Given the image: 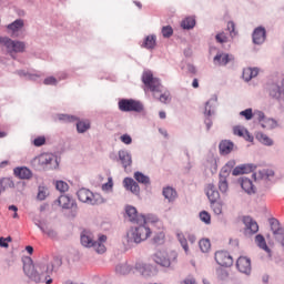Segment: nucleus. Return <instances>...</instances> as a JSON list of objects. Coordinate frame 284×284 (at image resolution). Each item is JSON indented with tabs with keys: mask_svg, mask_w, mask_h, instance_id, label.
Masks as SVG:
<instances>
[{
	"mask_svg": "<svg viewBox=\"0 0 284 284\" xmlns=\"http://www.w3.org/2000/svg\"><path fill=\"white\" fill-rule=\"evenodd\" d=\"M215 261L221 267H232L234 265V258H232L227 251L215 252Z\"/></svg>",
	"mask_w": 284,
	"mask_h": 284,
	"instance_id": "0eeeda50",
	"label": "nucleus"
},
{
	"mask_svg": "<svg viewBox=\"0 0 284 284\" xmlns=\"http://www.w3.org/2000/svg\"><path fill=\"white\" fill-rule=\"evenodd\" d=\"M234 165H236V161L231 160V161H229V162L226 163L225 169H226V170H232V168H234Z\"/></svg>",
	"mask_w": 284,
	"mask_h": 284,
	"instance_id": "69168bd1",
	"label": "nucleus"
},
{
	"mask_svg": "<svg viewBox=\"0 0 284 284\" xmlns=\"http://www.w3.org/2000/svg\"><path fill=\"white\" fill-rule=\"evenodd\" d=\"M211 207L214 212V214H223V203L222 202H211Z\"/></svg>",
	"mask_w": 284,
	"mask_h": 284,
	"instance_id": "79ce46f5",
	"label": "nucleus"
},
{
	"mask_svg": "<svg viewBox=\"0 0 284 284\" xmlns=\"http://www.w3.org/2000/svg\"><path fill=\"white\" fill-rule=\"evenodd\" d=\"M206 196L210 201V203H216L219 199L221 197V194L216 190V186L214 184H207L206 186Z\"/></svg>",
	"mask_w": 284,
	"mask_h": 284,
	"instance_id": "ddd939ff",
	"label": "nucleus"
},
{
	"mask_svg": "<svg viewBox=\"0 0 284 284\" xmlns=\"http://www.w3.org/2000/svg\"><path fill=\"white\" fill-rule=\"evenodd\" d=\"M33 145H36V148H41V145H45V138L40 136L34 139Z\"/></svg>",
	"mask_w": 284,
	"mask_h": 284,
	"instance_id": "bf43d9fd",
	"label": "nucleus"
},
{
	"mask_svg": "<svg viewBox=\"0 0 284 284\" xmlns=\"http://www.w3.org/2000/svg\"><path fill=\"white\" fill-rule=\"evenodd\" d=\"M0 247H8V242H6V237H0Z\"/></svg>",
	"mask_w": 284,
	"mask_h": 284,
	"instance_id": "774afa93",
	"label": "nucleus"
},
{
	"mask_svg": "<svg viewBox=\"0 0 284 284\" xmlns=\"http://www.w3.org/2000/svg\"><path fill=\"white\" fill-rule=\"evenodd\" d=\"M114 187V182H112V178L108 179V182L102 185L103 192H110Z\"/></svg>",
	"mask_w": 284,
	"mask_h": 284,
	"instance_id": "864d4df0",
	"label": "nucleus"
},
{
	"mask_svg": "<svg viewBox=\"0 0 284 284\" xmlns=\"http://www.w3.org/2000/svg\"><path fill=\"white\" fill-rule=\"evenodd\" d=\"M58 203L63 210H72L74 207V200L68 195H61L58 199Z\"/></svg>",
	"mask_w": 284,
	"mask_h": 284,
	"instance_id": "a211bd4d",
	"label": "nucleus"
},
{
	"mask_svg": "<svg viewBox=\"0 0 284 284\" xmlns=\"http://www.w3.org/2000/svg\"><path fill=\"white\" fill-rule=\"evenodd\" d=\"M43 83H44V85H57V83H59V81L54 77H48L44 79Z\"/></svg>",
	"mask_w": 284,
	"mask_h": 284,
	"instance_id": "6e6d98bb",
	"label": "nucleus"
},
{
	"mask_svg": "<svg viewBox=\"0 0 284 284\" xmlns=\"http://www.w3.org/2000/svg\"><path fill=\"white\" fill-rule=\"evenodd\" d=\"M54 267H61V258L54 257L53 261L47 266L40 265V273L34 270V264L30 260L28 263H24L23 272L28 277L31 278V281H34V283L51 284L52 278L50 277V275L52 274V272H54Z\"/></svg>",
	"mask_w": 284,
	"mask_h": 284,
	"instance_id": "f257e3e1",
	"label": "nucleus"
},
{
	"mask_svg": "<svg viewBox=\"0 0 284 284\" xmlns=\"http://www.w3.org/2000/svg\"><path fill=\"white\" fill-rule=\"evenodd\" d=\"M256 170L254 164H242L233 170V176H241V174H250Z\"/></svg>",
	"mask_w": 284,
	"mask_h": 284,
	"instance_id": "f8f14e48",
	"label": "nucleus"
},
{
	"mask_svg": "<svg viewBox=\"0 0 284 284\" xmlns=\"http://www.w3.org/2000/svg\"><path fill=\"white\" fill-rule=\"evenodd\" d=\"M77 194L81 203H88V205H97L99 203V195H94V193L88 189H80Z\"/></svg>",
	"mask_w": 284,
	"mask_h": 284,
	"instance_id": "423d86ee",
	"label": "nucleus"
},
{
	"mask_svg": "<svg viewBox=\"0 0 284 284\" xmlns=\"http://www.w3.org/2000/svg\"><path fill=\"white\" fill-rule=\"evenodd\" d=\"M81 243L84 247H92L94 245V240H92V233L83 231L81 234Z\"/></svg>",
	"mask_w": 284,
	"mask_h": 284,
	"instance_id": "a878e982",
	"label": "nucleus"
},
{
	"mask_svg": "<svg viewBox=\"0 0 284 284\" xmlns=\"http://www.w3.org/2000/svg\"><path fill=\"white\" fill-rule=\"evenodd\" d=\"M163 196L168 199V201L172 202L176 200L179 194L176 193V190H174L172 186H166L163 189Z\"/></svg>",
	"mask_w": 284,
	"mask_h": 284,
	"instance_id": "c85d7f7f",
	"label": "nucleus"
},
{
	"mask_svg": "<svg viewBox=\"0 0 284 284\" xmlns=\"http://www.w3.org/2000/svg\"><path fill=\"white\" fill-rule=\"evenodd\" d=\"M34 162L38 163L40 168H45V165H50V163H52V155L48 153L40 154L36 158Z\"/></svg>",
	"mask_w": 284,
	"mask_h": 284,
	"instance_id": "4be33fe9",
	"label": "nucleus"
},
{
	"mask_svg": "<svg viewBox=\"0 0 284 284\" xmlns=\"http://www.w3.org/2000/svg\"><path fill=\"white\" fill-rule=\"evenodd\" d=\"M0 45H3L7 49V52L11 54V57L13 54L26 52V42L23 41H14L10 38L0 37Z\"/></svg>",
	"mask_w": 284,
	"mask_h": 284,
	"instance_id": "20e7f679",
	"label": "nucleus"
},
{
	"mask_svg": "<svg viewBox=\"0 0 284 284\" xmlns=\"http://www.w3.org/2000/svg\"><path fill=\"white\" fill-rule=\"evenodd\" d=\"M120 141L125 145H130L132 143V136H130L129 134H123L122 136H120Z\"/></svg>",
	"mask_w": 284,
	"mask_h": 284,
	"instance_id": "13d9d810",
	"label": "nucleus"
},
{
	"mask_svg": "<svg viewBox=\"0 0 284 284\" xmlns=\"http://www.w3.org/2000/svg\"><path fill=\"white\" fill-rule=\"evenodd\" d=\"M9 210L11 212H14L13 215H12V219H19V214L17 213V212H19V209L16 205H10Z\"/></svg>",
	"mask_w": 284,
	"mask_h": 284,
	"instance_id": "e2e57ef3",
	"label": "nucleus"
},
{
	"mask_svg": "<svg viewBox=\"0 0 284 284\" xmlns=\"http://www.w3.org/2000/svg\"><path fill=\"white\" fill-rule=\"evenodd\" d=\"M219 187H220V190H221L222 192H226V191H227V187H229V185H227V180L222 179V180L220 181V183H219Z\"/></svg>",
	"mask_w": 284,
	"mask_h": 284,
	"instance_id": "052dcab7",
	"label": "nucleus"
},
{
	"mask_svg": "<svg viewBox=\"0 0 284 284\" xmlns=\"http://www.w3.org/2000/svg\"><path fill=\"white\" fill-rule=\"evenodd\" d=\"M176 236L184 252L187 254V252H190V246L187 245V240L185 239V235H183V233H178Z\"/></svg>",
	"mask_w": 284,
	"mask_h": 284,
	"instance_id": "58836bf2",
	"label": "nucleus"
},
{
	"mask_svg": "<svg viewBox=\"0 0 284 284\" xmlns=\"http://www.w3.org/2000/svg\"><path fill=\"white\" fill-rule=\"evenodd\" d=\"M240 115L244 116L246 121H251V119L254 116V113L252 112V109H246L244 111H241Z\"/></svg>",
	"mask_w": 284,
	"mask_h": 284,
	"instance_id": "603ef678",
	"label": "nucleus"
},
{
	"mask_svg": "<svg viewBox=\"0 0 284 284\" xmlns=\"http://www.w3.org/2000/svg\"><path fill=\"white\" fill-rule=\"evenodd\" d=\"M215 39L217 43H227V36L224 32L217 33Z\"/></svg>",
	"mask_w": 284,
	"mask_h": 284,
	"instance_id": "4d7b16f0",
	"label": "nucleus"
},
{
	"mask_svg": "<svg viewBox=\"0 0 284 284\" xmlns=\"http://www.w3.org/2000/svg\"><path fill=\"white\" fill-rule=\"evenodd\" d=\"M125 214L129 219L130 223H145V215L139 214V211H136V207L132 205H128L125 207Z\"/></svg>",
	"mask_w": 284,
	"mask_h": 284,
	"instance_id": "1a4fd4ad",
	"label": "nucleus"
},
{
	"mask_svg": "<svg viewBox=\"0 0 284 284\" xmlns=\"http://www.w3.org/2000/svg\"><path fill=\"white\" fill-rule=\"evenodd\" d=\"M227 30L231 37H236V24L233 21L227 22Z\"/></svg>",
	"mask_w": 284,
	"mask_h": 284,
	"instance_id": "5fc2aeb1",
	"label": "nucleus"
},
{
	"mask_svg": "<svg viewBox=\"0 0 284 284\" xmlns=\"http://www.w3.org/2000/svg\"><path fill=\"white\" fill-rule=\"evenodd\" d=\"M270 225L273 232V236H275L276 241H278L282 247H284V227L281 226V222H278L276 219H271Z\"/></svg>",
	"mask_w": 284,
	"mask_h": 284,
	"instance_id": "6e6552de",
	"label": "nucleus"
},
{
	"mask_svg": "<svg viewBox=\"0 0 284 284\" xmlns=\"http://www.w3.org/2000/svg\"><path fill=\"white\" fill-rule=\"evenodd\" d=\"M135 225L138 226L131 229V239L134 243H143V241H148L152 235V231L148 225V220H145V223H136Z\"/></svg>",
	"mask_w": 284,
	"mask_h": 284,
	"instance_id": "f03ea898",
	"label": "nucleus"
},
{
	"mask_svg": "<svg viewBox=\"0 0 284 284\" xmlns=\"http://www.w3.org/2000/svg\"><path fill=\"white\" fill-rule=\"evenodd\" d=\"M233 132L235 136H243L244 139H251L250 132L243 126H234Z\"/></svg>",
	"mask_w": 284,
	"mask_h": 284,
	"instance_id": "72a5a7b5",
	"label": "nucleus"
},
{
	"mask_svg": "<svg viewBox=\"0 0 284 284\" xmlns=\"http://www.w3.org/2000/svg\"><path fill=\"white\" fill-rule=\"evenodd\" d=\"M255 243L257 245V247H260L261 250H264V252H266L267 254H270V252H272L270 250V246H267V242L265 241V237L261 234L255 236Z\"/></svg>",
	"mask_w": 284,
	"mask_h": 284,
	"instance_id": "7c9ffc66",
	"label": "nucleus"
},
{
	"mask_svg": "<svg viewBox=\"0 0 284 284\" xmlns=\"http://www.w3.org/2000/svg\"><path fill=\"white\" fill-rule=\"evenodd\" d=\"M255 116H257V120L260 121V123H263L266 119L265 113H263V111L255 112Z\"/></svg>",
	"mask_w": 284,
	"mask_h": 284,
	"instance_id": "680f3d73",
	"label": "nucleus"
},
{
	"mask_svg": "<svg viewBox=\"0 0 284 284\" xmlns=\"http://www.w3.org/2000/svg\"><path fill=\"white\" fill-rule=\"evenodd\" d=\"M154 261L155 263H158V265H161L162 267H170V258H168V255L165 253H156Z\"/></svg>",
	"mask_w": 284,
	"mask_h": 284,
	"instance_id": "b1692460",
	"label": "nucleus"
},
{
	"mask_svg": "<svg viewBox=\"0 0 284 284\" xmlns=\"http://www.w3.org/2000/svg\"><path fill=\"white\" fill-rule=\"evenodd\" d=\"M199 245H200L201 252L207 253L210 252V250H212V243L210 242L209 239H202L199 242Z\"/></svg>",
	"mask_w": 284,
	"mask_h": 284,
	"instance_id": "c9c22d12",
	"label": "nucleus"
},
{
	"mask_svg": "<svg viewBox=\"0 0 284 284\" xmlns=\"http://www.w3.org/2000/svg\"><path fill=\"white\" fill-rule=\"evenodd\" d=\"M265 42V28L258 27L253 32V43L261 45Z\"/></svg>",
	"mask_w": 284,
	"mask_h": 284,
	"instance_id": "f3484780",
	"label": "nucleus"
},
{
	"mask_svg": "<svg viewBox=\"0 0 284 284\" xmlns=\"http://www.w3.org/2000/svg\"><path fill=\"white\" fill-rule=\"evenodd\" d=\"M77 130L79 134H83L90 130V120H82L77 122Z\"/></svg>",
	"mask_w": 284,
	"mask_h": 284,
	"instance_id": "2f4dec72",
	"label": "nucleus"
},
{
	"mask_svg": "<svg viewBox=\"0 0 284 284\" xmlns=\"http://www.w3.org/2000/svg\"><path fill=\"white\" fill-rule=\"evenodd\" d=\"M134 179L138 183H142L143 185H150V178L141 172L134 173Z\"/></svg>",
	"mask_w": 284,
	"mask_h": 284,
	"instance_id": "f704fd0d",
	"label": "nucleus"
},
{
	"mask_svg": "<svg viewBox=\"0 0 284 284\" xmlns=\"http://www.w3.org/2000/svg\"><path fill=\"white\" fill-rule=\"evenodd\" d=\"M271 176H274V171L266 169L260 170L253 174L255 181H267Z\"/></svg>",
	"mask_w": 284,
	"mask_h": 284,
	"instance_id": "6ab92c4d",
	"label": "nucleus"
},
{
	"mask_svg": "<svg viewBox=\"0 0 284 284\" xmlns=\"http://www.w3.org/2000/svg\"><path fill=\"white\" fill-rule=\"evenodd\" d=\"M152 242H153L155 245H163V243L165 242V233H163V232L156 233V234L153 236Z\"/></svg>",
	"mask_w": 284,
	"mask_h": 284,
	"instance_id": "ea45409f",
	"label": "nucleus"
},
{
	"mask_svg": "<svg viewBox=\"0 0 284 284\" xmlns=\"http://www.w3.org/2000/svg\"><path fill=\"white\" fill-rule=\"evenodd\" d=\"M270 94L273 99H281L283 97L284 92L281 91V88L274 87L271 91Z\"/></svg>",
	"mask_w": 284,
	"mask_h": 284,
	"instance_id": "8fccbe9b",
	"label": "nucleus"
},
{
	"mask_svg": "<svg viewBox=\"0 0 284 284\" xmlns=\"http://www.w3.org/2000/svg\"><path fill=\"white\" fill-rule=\"evenodd\" d=\"M142 82L145 88H149L151 92H153V97H156L159 92H163V85L161 84V80L159 78H154L152 71H144L142 74Z\"/></svg>",
	"mask_w": 284,
	"mask_h": 284,
	"instance_id": "7ed1b4c3",
	"label": "nucleus"
},
{
	"mask_svg": "<svg viewBox=\"0 0 284 284\" xmlns=\"http://www.w3.org/2000/svg\"><path fill=\"white\" fill-rule=\"evenodd\" d=\"M200 219L203 223H206V225H210V223H212V216L210 215V213H207V211H202L200 213Z\"/></svg>",
	"mask_w": 284,
	"mask_h": 284,
	"instance_id": "49530a36",
	"label": "nucleus"
},
{
	"mask_svg": "<svg viewBox=\"0 0 284 284\" xmlns=\"http://www.w3.org/2000/svg\"><path fill=\"white\" fill-rule=\"evenodd\" d=\"M142 48L154 50L156 48V36H148L142 43Z\"/></svg>",
	"mask_w": 284,
	"mask_h": 284,
	"instance_id": "cd10ccee",
	"label": "nucleus"
},
{
	"mask_svg": "<svg viewBox=\"0 0 284 284\" xmlns=\"http://www.w3.org/2000/svg\"><path fill=\"white\" fill-rule=\"evenodd\" d=\"M220 154H230L234 150V143L229 140H223L219 145Z\"/></svg>",
	"mask_w": 284,
	"mask_h": 284,
	"instance_id": "aec40b11",
	"label": "nucleus"
},
{
	"mask_svg": "<svg viewBox=\"0 0 284 284\" xmlns=\"http://www.w3.org/2000/svg\"><path fill=\"white\" fill-rule=\"evenodd\" d=\"M121 112H142L143 104L136 100L122 99L119 101Z\"/></svg>",
	"mask_w": 284,
	"mask_h": 284,
	"instance_id": "39448f33",
	"label": "nucleus"
},
{
	"mask_svg": "<svg viewBox=\"0 0 284 284\" xmlns=\"http://www.w3.org/2000/svg\"><path fill=\"white\" fill-rule=\"evenodd\" d=\"M55 189L58 192H68V190H70V185H68L67 182L60 180L55 182Z\"/></svg>",
	"mask_w": 284,
	"mask_h": 284,
	"instance_id": "c03bdc74",
	"label": "nucleus"
},
{
	"mask_svg": "<svg viewBox=\"0 0 284 284\" xmlns=\"http://www.w3.org/2000/svg\"><path fill=\"white\" fill-rule=\"evenodd\" d=\"M194 26H196V20L192 17H187L181 22V28H183V30H192Z\"/></svg>",
	"mask_w": 284,
	"mask_h": 284,
	"instance_id": "473e14b6",
	"label": "nucleus"
},
{
	"mask_svg": "<svg viewBox=\"0 0 284 284\" xmlns=\"http://www.w3.org/2000/svg\"><path fill=\"white\" fill-rule=\"evenodd\" d=\"M242 223L245 225V231L250 234H256L258 232V223L251 216H243Z\"/></svg>",
	"mask_w": 284,
	"mask_h": 284,
	"instance_id": "9b49d317",
	"label": "nucleus"
},
{
	"mask_svg": "<svg viewBox=\"0 0 284 284\" xmlns=\"http://www.w3.org/2000/svg\"><path fill=\"white\" fill-rule=\"evenodd\" d=\"M172 34H174V29H172L171 26L162 27V37H164V39H170Z\"/></svg>",
	"mask_w": 284,
	"mask_h": 284,
	"instance_id": "a18cd8bd",
	"label": "nucleus"
},
{
	"mask_svg": "<svg viewBox=\"0 0 284 284\" xmlns=\"http://www.w3.org/2000/svg\"><path fill=\"white\" fill-rule=\"evenodd\" d=\"M214 61L220 65H227L232 61V58H230V54L227 53H217L214 57Z\"/></svg>",
	"mask_w": 284,
	"mask_h": 284,
	"instance_id": "c756f323",
	"label": "nucleus"
},
{
	"mask_svg": "<svg viewBox=\"0 0 284 284\" xmlns=\"http://www.w3.org/2000/svg\"><path fill=\"white\" fill-rule=\"evenodd\" d=\"M254 77H258V69L246 68L243 70L242 78L244 81H252Z\"/></svg>",
	"mask_w": 284,
	"mask_h": 284,
	"instance_id": "bb28decb",
	"label": "nucleus"
},
{
	"mask_svg": "<svg viewBox=\"0 0 284 284\" xmlns=\"http://www.w3.org/2000/svg\"><path fill=\"white\" fill-rule=\"evenodd\" d=\"M26 26L23 19H17L12 23L7 26V29L11 32V37H17V32L21 31Z\"/></svg>",
	"mask_w": 284,
	"mask_h": 284,
	"instance_id": "2eb2a0df",
	"label": "nucleus"
},
{
	"mask_svg": "<svg viewBox=\"0 0 284 284\" xmlns=\"http://www.w3.org/2000/svg\"><path fill=\"white\" fill-rule=\"evenodd\" d=\"M184 284H196V280L194 277H186Z\"/></svg>",
	"mask_w": 284,
	"mask_h": 284,
	"instance_id": "338daca9",
	"label": "nucleus"
},
{
	"mask_svg": "<svg viewBox=\"0 0 284 284\" xmlns=\"http://www.w3.org/2000/svg\"><path fill=\"white\" fill-rule=\"evenodd\" d=\"M13 172L14 175L18 176V179H32V171H30V169L26 166L16 168Z\"/></svg>",
	"mask_w": 284,
	"mask_h": 284,
	"instance_id": "412c9836",
	"label": "nucleus"
},
{
	"mask_svg": "<svg viewBox=\"0 0 284 284\" xmlns=\"http://www.w3.org/2000/svg\"><path fill=\"white\" fill-rule=\"evenodd\" d=\"M58 119L62 121V123H74V121H79V118L70 114H59Z\"/></svg>",
	"mask_w": 284,
	"mask_h": 284,
	"instance_id": "4c0bfd02",
	"label": "nucleus"
},
{
	"mask_svg": "<svg viewBox=\"0 0 284 284\" xmlns=\"http://www.w3.org/2000/svg\"><path fill=\"white\" fill-rule=\"evenodd\" d=\"M162 92L156 93L155 99H159L161 103H170V101H172V98L170 97V92L169 91H164L163 93Z\"/></svg>",
	"mask_w": 284,
	"mask_h": 284,
	"instance_id": "e433bc0d",
	"label": "nucleus"
},
{
	"mask_svg": "<svg viewBox=\"0 0 284 284\" xmlns=\"http://www.w3.org/2000/svg\"><path fill=\"white\" fill-rule=\"evenodd\" d=\"M40 230L43 232V234H47L49 239H57V231H54L52 227L41 226Z\"/></svg>",
	"mask_w": 284,
	"mask_h": 284,
	"instance_id": "a19ab883",
	"label": "nucleus"
},
{
	"mask_svg": "<svg viewBox=\"0 0 284 284\" xmlns=\"http://www.w3.org/2000/svg\"><path fill=\"white\" fill-rule=\"evenodd\" d=\"M204 114H207V116H212V106L210 105V102H206L205 104Z\"/></svg>",
	"mask_w": 284,
	"mask_h": 284,
	"instance_id": "0e129e2a",
	"label": "nucleus"
},
{
	"mask_svg": "<svg viewBox=\"0 0 284 284\" xmlns=\"http://www.w3.org/2000/svg\"><path fill=\"white\" fill-rule=\"evenodd\" d=\"M236 267L242 274H250L252 272V261L245 256L237 258Z\"/></svg>",
	"mask_w": 284,
	"mask_h": 284,
	"instance_id": "9d476101",
	"label": "nucleus"
},
{
	"mask_svg": "<svg viewBox=\"0 0 284 284\" xmlns=\"http://www.w3.org/2000/svg\"><path fill=\"white\" fill-rule=\"evenodd\" d=\"M48 189L40 186L38 192V200L45 201V199H48Z\"/></svg>",
	"mask_w": 284,
	"mask_h": 284,
	"instance_id": "3c124183",
	"label": "nucleus"
},
{
	"mask_svg": "<svg viewBox=\"0 0 284 284\" xmlns=\"http://www.w3.org/2000/svg\"><path fill=\"white\" fill-rule=\"evenodd\" d=\"M14 187V181L10 178H2L0 179V196L6 192V190H10Z\"/></svg>",
	"mask_w": 284,
	"mask_h": 284,
	"instance_id": "393cba45",
	"label": "nucleus"
},
{
	"mask_svg": "<svg viewBox=\"0 0 284 284\" xmlns=\"http://www.w3.org/2000/svg\"><path fill=\"white\" fill-rule=\"evenodd\" d=\"M123 185L125 190H129L133 194H139V192L141 191V189L139 187V183H136V181H134V179L132 178H125L123 180Z\"/></svg>",
	"mask_w": 284,
	"mask_h": 284,
	"instance_id": "dca6fc26",
	"label": "nucleus"
},
{
	"mask_svg": "<svg viewBox=\"0 0 284 284\" xmlns=\"http://www.w3.org/2000/svg\"><path fill=\"white\" fill-rule=\"evenodd\" d=\"M119 159L123 165V169L126 170L132 165V156L126 151L119 152Z\"/></svg>",
	"mask_w": 284,
	"mask_h": 284,
	"instance_id": "5701e85b",
	"label": "nucleus"
},
{
	"mask_svg": "<svg viewBox=\"0 0 284 284\" xmlns=\"http://www.w3.org/2000/svg\"><path fill=\"white\" fill-rule=\"evenodd\" d=\"M241 187L246 192V194H256V186H254V183H252V180L247 178H242L240 180Z\"/></svg>",
	"mask_w": 284,
	"mask_h": 284,
	"instance_id": "4468645a",
	"label": "nucleus"
},
{
	"mask_svg": "<svg viewBox=\"0 0 284 284\" xmlns=\"http://www.w3.org/2000/svg\"><path fill=\"white\" fill-rule=\"evenodd\" d=\"M257 139L258 141H261V143H263L264 145H272V139H270L266 134L263 133H258L257 134Z\"/></svg>",
	"mask_w": 284,
	"mask_h": 284,
	"instance_id": "de8ad7c7",
	"label": "nucleus"
},
{
	"mask_svg": "<svg viewBox=\"0 0 284 284\" xmlns=\"http://www.w3.org/2000/svg\"><path fill=\"white\" fill-rule=\"evenodd\" d=\"M262 128L266 129V130H273V128H276V122L274 121V119H265L262 123H261Z\"/></svg>",
	"mask_w": 284,
	"mask_h": 284,
	"instance_id": "37998d69",
	"label": "nucleus"
},
{
	"mask_svg": "<svg viewBox=\"0 0 284 284\" xmlns=\"http://www.w3.org/2000/svg\"><path fill=\"white\" fill-rule=\"evenodd\" d=\"M92 247H94L98 254H105V245L101 242H94Z\"/></svg>",
	"mask_w": 284,
	"mask_h": 284,
	"instance_id": "09e8293b",
	"label": "nucleus"
}]
</instances>
